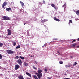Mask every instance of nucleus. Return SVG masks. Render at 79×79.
I'll use <instances>...</instances> for the list:
<instances>
[{
  "instance_id": "nucleus-4",
  "label": "nucleus",
  "mask_w": 79,
  "mask_h": 79,
  "mask_svg": "<svg viewBox=\"0 0 79 79\" xmlns=\"http://www.w3.org/2000/svg\"><path fill=\"white\" fill-rule=\"evenodd\" d=\"M20 67H19V65L17 64H16L15 66V70H17V69H19V68Z\"/></svg>"
},
{
  "instance_id": "nucleus-11",
  "label": "nucleus",
  "mask_w": 79,
  "mask_h": 79,
  "mask_svg": "<svg viewBox=\"0 0 79 79\" xmlns=\"http://www.w3.org/2000/svg\"><path fill=\"white\" fill-rule=\"evenodd\" d=\"M20 3L21 4V6L23 7V6H24V3H23V2H21V1H20Z\"/></svg>"
},
{
  "instance_id": "nucleus-7",
  "label": "nucleus",
  "mask_w": 79,
  "mask_h": 79,
  "mask_svg": "<svg viewBox=\"0 0 79 79\" xmlns=\"http://www.w3.org/2000/svg\"><path fill=\"white\" fill-rule=\"evenodd\" d=\"M17 62L19 64H22V61H21V60L20 59H19L17 60Z\"/></svg>"
},
{
  "instance_id": "nucleus-3",
  "label": "nucleus",
  "mask_w": 79,
  "mask_h": 79,
  "mask_svg": "<svg viewBox=\"0 0 79 79\" xmlns=\"http://www.w3.org/2000/svg\"><path fill=\"white\" fill-rule=\"evenodd\" d=\"M2 18H3V20H7V21L10 20V18L8 17V16H3Z\"/></svg>"
},
{
  "instance_id": "nucleus-9",
  "label": "nucleus",
  "mask_w": 79,
  "mask_h": 79,
  "mask_svg": "<svg viewBox=\"0 0 79 79\" xmlns=\"http://www.w3.org/2000/svg\"><path fill=\"white\" fill-rule=\"evenodd\" d=\"M25 66H28V63H27L26 62H25L23 64Z\"/></svg>"
},
{
  "instance_id": "nucleus-21",
  "label": "nucleus",
  "mask_w": 79,
  "mask_h": 79,
  "mask_svg": "<svg viewBox=\"0 0 79 79\" xmlns=\"http://www.w3.org/2000/svg\"><path fill=\"white\" fill-rule=\"evenodd\" d=\"M65 67L66 68L69 67H70V65H65Z\"/></svg>"
},
{
  "instance_id": "nucleus-20",
  "label": "nucleus",
  "mask_w": 79,
  "mask_h": 79,
  "mask_svg": "<svg viewBox=\"0 0 79 79\" xmlns=\"http://www.w3.org/2000/svg\"><path fill=\"white\" fill-rule=\"evenodd\" d=\"M32 67H33V69H36L37 68H36L35 67V66L33 65Z\"/></svg>"
},
{
  "instance_id": "nucleus-28",
  "label": "nucleus",
  "mask_w": 79,
  "mask_h": 79,
  "mask_svg": "<svg viewBox=\"0 0 79 79\" xmlns=\"http://www.w3.org/2000/svg\"><path fill=\"white\" fill-rule=\"evenodd\" d=\"M76 42V40H74L72 41V43H74V42Z\"/></svg>"
},
{
  "instance_id": "nucleus-37",
  "label": "nucleus",
  "mask_w": 79,
  "mask_h": 79,
  "mask_svg": "<svg viewBox=\"0 0 79 79\" xmlns=\"http://www.w3.org/2000/svg\"><path fill=\"white\" fill-rule=\"evenodd\" d=\"M43 3L44 4H45V1L44 0L43 1Z\"/></svg>"
},
{
  "instance_id": "nucleus-30",
  "label": "nucleus",
  "mask_w": 79,
  "mask_h": 79,
  "mask_svg": "<svg viewBox=\"0 0 79 79\" xmlns=\"http://www.w3.org/2000/svg\"><path fill=\"white\" fill-rule=\"evenodd\" d=\"M69 22L71 23H73V22L71 20H69Z\"/></svg>"
},
{
  "instance_id": "nucleus-39",
  "label": "nucleus",
  "mask_w": 79,
  "mask_h": 79,
  "mask_svg": "<svg viewBox=\"0 0 79 79\" xmlns=\"http://www.w3.org/2000/svg\"><path fill=\"white\" fill-rule=\"evenodd\" d=\"M27 79H32L30 78H29V77H27Z\"/></svg>"
},
{
  "instance_id": "nucleus-13",
  "label": "nucleus",
  "mask_w": 79,
  "mask_h": 79,
  "mask_svg": "<svg viewBox=\"0 0 79 79\" xmlns=\"http://www.w3.org/2000/svg\"><path fill=\"white\" fill-rule=\"evenodd\" d=\"M76 12L77 15L79 16V10H76Z\"/></svg>"
},
{
  "instance_id": "nucleus-6",
  "label": "nucleus",
  "mask_w": 79,
  "mask_h": 79,
  "mask_svg": "<svg viewBox=\"0 0 79 79\" xmlns=\"http://www.w3.org/2000/svg\"><path fill=\"white\" fill-rule=\"evenodd\" d=\"M7 32H8V35H10L11 34V30L8 29L7 30Z\"/></svg>"
},
{
  "instance_id": "nucleus-34",
  "label": "nucleus",
  "mask_w": 79,
  "mask_h": 79,
  "mask_svg": "<svg viewBox=\"0 0 79 79\" xmlns=\"http://www.w3.org/2000/svg\"><path fill=\"white\" fill-rule=\"evenodd\" d=\"M27 23H24V25H25V24H27Z\"/></svg>"
},
{
  "instance_id": "nucleus-1",
  "label": "nucleus",
  "mask_w": 79,
  "mask_h": 79,
  "mask_svg": "<svg viewBox=\"0 0 79 79\" xmlns=\"http://www.w3.org/2000/svg\"><path fill=\"white\" fill-rule=\"evenodd\" d=\"M42 70H39L38 71V73H36V74L37 76L39 79H40L42 76Z\"/></svg>"
},
{
  "instance_id": "nucleus-33",
  "label": "nucleus",
  "mask_w": 79,
  "mask_h": 79,
  "mask_svg": "<svg viewBox=\"0 0 79 79\" xmlns=\"http://www.w3.org/2000/svg\"><path fill=\"white\" fill-rule=\"evenodd\" d=\"M54 8H55V10H56V6L54 7Z\"/></svg>"
},
{
  "instance_id": "nucleus-25",
  "label": "nucleus",
  "mask_w": 79,
  "mask_h": 79,
  "mask_svg": "<svg viewBox=\"0 0 79 79\" xmlns=\"http://www.w3.org/2000/svg\"><path fill=\"white\" fill-rule=\"evenodd\" d=\"M53 40H58V38H54V39H53Z\"/></svg>"
},
{
  "instance_id": "nucleus-2",
  "label": "nucleus",
  "mask_w": 79,
  "mask_h": 79,
  "mask_svg": "<svg viewBox=\"0 0 79 79\" xmlns=\"http://www.w3.org/2000/svg\"><path fill=\"white\" fill-rule=\"evenodd\" d=\"M6 52L8 54H13V53H15V52L12 51L11 50H6Z\"/></svg>"
},
{
  "instance_id": "nucleus-19",
  "label": "nucleus",
  "mask_w": 79,
  "mask_h": 79,
  "mask_svg": "<svg viewBox=\"0 0 79 79\" xmlns=\"http://www.w3.org/2000/svg\"><path fill=\"white\" fill-rule=\"evenodd\" d=\"M3 43H0V48L2 47L3 46Z\"/></svg>"
},
{
  "instance_id": "nucleus-26",
  "label": "nucleus",
  "mask_w": 79,
  "mask_h": 79,
  "mask_svg": "<svg viewBox=\"0 0 79 79\" xmlns=\"http://www.w3.org/2000/svg\"><path fill=\"white\" fill-rule=\"evenodd\" d=\"M2 55L0 54V59H2Z\"/></svg>"
},
{
  "instance_id": "nucleus-18",
  "label": "nucleus",
  "mask_w": 79,
  "mask_h": 79,
  "mask_svg": "<svg viewBox=\"0 0 79 79\" xmlns=\"http://www.w3.org/2000/svg\"><path fill=\"white\" fill-rule=\"evenodd\" d=\"M19 58H21L22 60H24V57H22L21 56H19Z\"/></svg>"
},
{
  "instance_id": "nucleus-35",
  "label": "nucleus",
  "mask_w": 79,
  "mask_h": 79,
  "mask_svg": "<svg viewBox=\"0 0 79 79\" xmlns=\"http://www.w3.org/2000/svg\"><path fill=\"white\" fill-rule=\"evenodd\" d=\"M65 6V4L63 5L62 6L63 7H64Z\"/></svg>"
},
{
  "instance_id": "nucleus-15",
  "label": "nucleus",
  "mask_w": 79,
  "mask_h": 79,
  "mask_svg": "<svg viewBox=\"0 0 79 79\" xmlns=\"http://www.w3.org/2000/svg\"><path fill=\"white\" fill-rule=\"evenodd\" d=\"M21 48V46L20 45H18L15 48L16 49H18V48Z\"/></svg>"
},
{
  "instance_id": "nucleus-36",
  "label": "nucleus",
  "mask_w": 79,
  "mask_h": 79,
  "mask_svg": "<svg viewBox=\"0 0 79 79\" xmlns=\"http://www.w3.org/2000/svg\"><path fill=\"white\" fill-rule=\"evenodd\" d=\"M58 53H59V54H60V52H59V51H57V52Z\"/></svg>"
},
{
  "instance_id": "nucleus-48",
  "label": "nucleus",
  "mask_w": 79,
  "mask_h": 79,
  "mask_svg": "<svg viewBox=\"0 0 79 79\" xmlns=\"http://www.w3.org/2000/svg\"><path fill=\"white\" fill-rule=\"evenodd\" d=\"M0 67H1V66H0Z\"/></svg>"
},
{
  "instance_id": "nucleus-45",
  "label": "nucleus",
  "mask_w": 79,
  "mask_h": 79,
  "mask_svg": "<svg viewBox=\"0 0 79 79\" xmlns=\"http://www.w3.org/2000/svg\"><path fill=\"white\" fill-rule=\"evenodd\" d=\"M54 42V41H52L51 42Z\"/></svg>"
},
{
  "instance_id": "nucleus-14",
  "label": "nucleus",
  "mask_w": 79,
  "mask_h": 79,
  "mask_svg": "<svg viewBox=\"0 0 79 79\" xmlns=\"http://www.w3.org/2000/svg\"><path fill=\"white\" fill-rule=\"evenodd\" d=\"M33 77H34V78H35V79H38V78L35 75H33Z\"/></svg>"
},
{
  "instance_id": "nucleus-12",
  "label": "nucleus",
  "mask_w": 79,
  "mask_h": 79,
  "mask_svg": "<svg viewBox=\"0 0 79 79\" xmlns=\"http://www.w3.org/2000/svg\"><path fill=\"white\" fill-rule=\"evenodd\" d=\"M6 10L7 11H9L10 10L11 11V9L10 8H6Z\"/></svg>"
},
{
  "instance_id": "nucleus-43",
  "label": "nucleus",
  "mask_w": 79,
  "mask_h": 79,
  "mask_svg": "<svg viewBox=\"0 0 79 79\" xmlns=\"http://www.w3.org/2000/svg\"><path fill=\"white\" fill-rule=\"evenodd\" d=\"M39 4H42V3H41V2H39Z\"/></svg>"
},
{
  "instance_id": "nucleus-24",
  "label": "nucleus",
  "mask_w": 79,
  "mask_h": 79,
  "mask_svg": "<svg viewBox=\"0 0 79 79\" xmlns=\"http://www.w3.org/2000/svg\"><path fill=\"white\" fill-rule=\"evenodd\" d=\"M51 6H52L53 7V8H54V7L55 6V5H54V4H52L51 5Z\"/></svg>"
},
{
  "instance_id": "nucleus-41",
  "label": "nucleus",
  "mask_w": 79,
  "mask_h": 79,
  "mask_svg": "<svg viewBox=\"0 0 79 79\" xmlns=\"http://www.w3.org/2000/svg\"><path fill=\"white\" fill-rule=\"evenodd\" d=\"M33 56H34V55H33L32 56H31V57H32Z\"/></svg>"
},
{
  "instance_id": "nucleus-8",
  "label": "nucleus",
  "mask_w": 79,
  "mask_h": 79,
  "mask_svg": "<svg viewBox=\"0 0 79 79\" xmlns=\"http://www.w3.org/2000/svg\"><path fill=\"white\" fill-rule=\"evenodd\" d=\"M26 74H27V75L28 76H29V77H32L31 76V74L29 73L28 72H26Z\"/></svg>"
},
{
  "instance_id": "nucleus-29",
  "label": "nucleus",
  "mask_w": 79,
  "mask_h": 79,
  "mask_svg": "<svg viewBox=\"0 0 79 79\" xmlns=\"http://www.w3.org/2000/svg\"><path fill=\"white\" fill-rule=\"evenodd\" d=\"M44 71H45V72H47V69L45 68L44 69Z\"/></svg>"
},
{
  "instance_id": "nucleus-5",
  "label": "nucleus",
  "mask_w": 79,
  "mask_h": 79,
  "mask_svg": "<svg viewBox=\"0 0 79 79\" xmlns=\"http://www.w3.org/2000/svg\"><path fill=\"white\" fill-rule=\"evenodd\" d=\"M7 5V2H5L2 4V8H4V9H5L4 6H6Z\"/></svg>"
},
{
  "instance_id": "nucleus-22",
  "label": "nucleus",
  "mask_w": 79,
  "mask_h": 79,
  "mask_svg": "<svg viewBox=\"0 0 79 79\" xmlns=\"http://www.w3.org/2000/svg\"><path fill=\"white\" fill-rule=\"evenodd\" d=\"M77 64V62H75V64H73V66H76V64Z\"/></svg>"
},
{
  "instance_id": "nucleus-17",
  "label": "nucleus",
  "mask_w": 79,
  "mask_h": 79,
  "mask_svg": "<svg viewBox=\"0 0 79 79\" xmlns=\"http://www.w3.org/2000/svg\"><path fill=\"white\" fill-rule=\"evenodd\" d=\"M16 43L15 42H14V43H13V46H14V47L16 46Z\"/></svg>"
},
{
  "instance_id": "nucleus-44",
  "label": "nucleus",
  "mask_w": 79,
  "mask_h": 79,
  "mask_svg": "<svg viewBox=\"0 0 79 79\" xmlns=\"http://www.w3.org/2000/svg\"><path fill=\"white\" fill-rule=\"evenodd\" d=\"M77 40L79 41V38L77 39Z\"/></svg>"
},
{
  "instance_id": "nucleus-40",
  "label": "nucleus",
  "mask_w": 79,
  "mask_h": 79,
  "mask_svg": "<svg viewBox=\"0 0 79 79\" xmlns=\"http://www.w3.org/2000/svg\"><path fill=\"white\" fill-rule=\"evenodd\" d=\"M42 47H43V48L45 47V46L44 45L43 46H42Z\"/></svg>"
},
{
  "instance_id": "nucleus-38",
  "label": "nucleus",
  "mask_w": 79,
  "mask_h": 79,
  "mask_svg": "<svg viewBox=\"0 0 79 79\" xmlns=\"http://www.w3.org/2000/svg\"><path fill=\"white\" fill-rule=\"evenodd\" d=\"M47 79H50V77H47Z\"/></svg>"
},
{
  "instance_id": "nucleus-47",
  "label": "nucleus",
  "mask_w": 79,
  "mask_h": 79,
  "mask_svg": "<svg viewBox=\"0 0 79 79\" xmlns=\"http://www.w3.org/2000/svg\"><path fill=\"white\" fill-rule=\"evenodd\" d=\"M36 64H37V62H36Z\"/></svg>"
},
{
  "instance_id": "nucleus-23",
  "label": "nucleus",
  "mask_w": 79,
  "mask_h": 79,
  "mask_svg": "<svg viewBox=\"0 0 79 79\" xmlns=\"http://www.w3.org/2000/svg\"><path fill=\"white\" fill-rule=\"evenodd\" d=\"M59 63L60 64H63V62L62 61H60Z\"/></svg>"
},
{
  "instance_id": "nucleus-10",
  "label": "nucleus",
  "mask_w": 79,
  "mask_h": 79,
  "mask_svg": "<svg viewBox=\"0 0 79 79\" xmlns=\"http://www.w3.org/2000/svg\"><path fill=\"white\" fill-rule=\"evenodd\" d=\"M53 18L54 20H55V21H58V22H59V21H60V19H57L55 17H54Z\"/></svg>"
},
{
  "instance_id": "nucleus-27",
  "label": "nucleus",
  "mask_w": 79,
  "mask_h": 79,
  "mask_svg": "<svg viewBox=\"0 0 79 79\" xmlns=\"http://www.w3.org/2000/svg\"><path fill=\"white\" fill-rule=\"evenodd\" d=\"M16 59H18L19 58V56H17L15 57Z\"/></svg>"
},
{
  "instance_id": "nucleus-46",
  "label": "nucleus",
  "mask_w": 79,
  "mask_h": 79,
  "mask_svg": "<svg viewBox=\"0 0 79 79\" xmlns=\"http://www.w3.org/2000/svg\"><path fill=\"white\" fill-rule=\"evenodd\" d=\"M1 0H0V2H1Z\"/></svg>"
},
{
  "instance_id": "nucleus-31",
  "label": "nucleus",
  "mask_w": 79,
  "mask_h": 79,
  "mask_svg": "<svg viewBox=\"0 0 79 79\" xmlns=\"http://www.w3.org/2000/svg\"><path fill=\"white\" fill-rule=\"evenodd\" d=\"M64 79H71V78H64Z\"/></svg>"
},
{
  "instance_id": "nucleus-42",
  "label": "nucleus",
  "mask_w": 79,
  "mask_h": 79,
  "mask_svg": "<svg viewBox=\"0 0 79 79\" xmlns=\"http://www.w3.org/2000/svg\"><path fill=\"white\" fill-rule=\"evenodd\" d=\"M70 58H73V56H70Z\"/></svg>"
},
{
  "instance_id": "nucleus-16",
  "label": "nucleus",
  "mask_w": 79,
  "mask_h": 79,
  "mask_svg": "<svg viewBox=\"0 0 79 79\" xmlns=\"http://www.w3.org/2000/svg\"><path fill=\"white\" fill-rule=\"evenodd\" d=\"M77 45V44L76 43L73 44L72 47H76V45Z\"/></svg>"
},
{
  "instance_id": "nucleus-32",
  "label": "nucleus",
  "mask_w": 79,
  "mask_h": 79,
  "mask_svg": "<svg viewBox=\"0 0 79 79\" xmlns=\"http://www.w3.org/2000/svg\"><path fill=\"white\" fill-rule=\"evenodd\" d=\"M67 75L66 74H64V76H65V77H66V76Z\"/></svg>"
}]
</instances>
